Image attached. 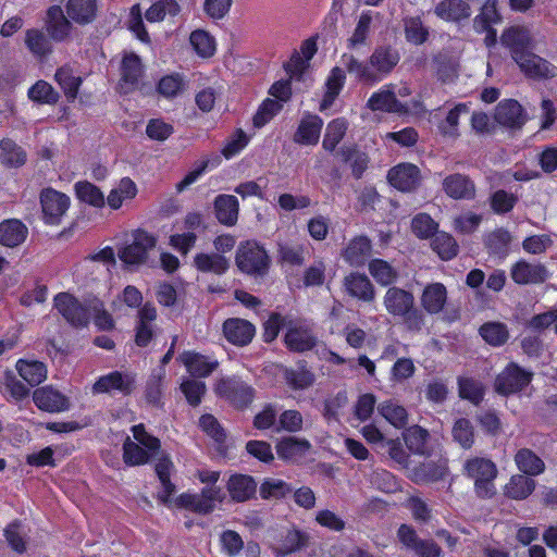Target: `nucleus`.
I'll list each match as a JSON object with an SVG mask.
<instances>
[{"mask_svg": "<svg viewBox=\"0 0 557 557\" xmlns=\"http://www.w3.org/2000/svg\"><path fill=\"white\" fill-rule=\"evenodd\" d=\"M346 76L345 72L341 67H334L325 83V95L323 97V100L320 104V110H326L329 107H331L335 100V98L341 92L344 83H345Z\"/></svg>", "mask_w": 557, "mask_h": 557, "instance_id": "obj_43", "label": "nucleus"}, {"mask_svg": "<svg viewBox=\"0 0 557 557\" xmlns=\"http://www.w3.org/2000/svg\"><path fill=\"white\" fill-rule=\"evenodd\" d=\"M219 543L221 552L226 557H236L244 548L242 536L233 530H225L220 534Z\"/></svg>", "mask_w": 557, "mask_h": 557, "instance_id": "obj_60", "label": "nucleus"}, {"mask_svg": "<svg viewBox=\"0 0 557 557\" xmlns=\"http://www.w3.org/2000/svg\"><path fill=\"white\" fill-rule=\"evenodd\" d=\"M135 441L127 437L123 445V459L129 466L147 463L160 449V441L148 434L143 424L132 428Z\"/></svg>", "mask_w": 557, "mask_h": 557, "instance_id": "obj_3", "label": "nucleus"}, {"mask_svg": "<svg viewBox=\"0 0 557 557\" xmlns=\"http://www.w3.org/2000/svg\"><path fill=\"white\" fill-rule=\"evenodd\" d=\"M74 190L77 199L89 206L102 208L106 205L103 193L90 182L79 181L75 183Z\"/></svg>", "mask_w": 557, "mask_h": 557, "instance_id": "obj_45", "label": "nucleus"}, {"mask_svg": "<svg viewBox=\"0 0 557 557\" xmlns=\"http://www.w3.org/2000/svg\"><path fill=\"white\" fill-rule=\"evenodd\" d=\"M284 341L290 350L299 352L310 350L317 344V338L308 325L293 321H288Z\"/></svg>", "mask_w": 557, "mask_h": 557, "instance_id": "obj_16", "label": "nucleus"}, {"mask_svg": "<svg viewBox=\"0 0 557 557\" xmlns=\"http://www.w3.org/2000/svg\"><path fill=\"white\" fill-rule=\"evenodd\" d=\"M535 488V481L528 476L516 474L505 485V494L512 499H524Z\"/></svg>", "mask_w": 557, "mask_h": 557, "instance_id": "obj_48", "label": "nucleus"}, {"mask_svg": "<svg viewBox=\"0 0 557 557\" xmlns=\"http://www.w3.org/2000/svg\"><path fill=\"white\" fill-rule=\"evenodd\" d=\"M55 81L69 100L76 98L82 79L79 76L74 75L72 69L67 66L59 69L55 73Z\"/></svg>", "mask_w": 557, "mask_h": 557, "instance_id": "obj_51", "label": "nucleus"}, {"mask_svg": "<svg viewBox=\"0 0 557 557\" xmlns=\"http://www.w3.org/2000/svg\"><path fill=\"white\" fill-rule=\"evenodd\" d=\"M226 490L234 502L243 503L255 496L257 483L250 475L233 474L227 480Z\"/></svg>", "mask_w": 557, "mask_h": 557, "instance_id": "obj_29", "label": "nucleus"}, {"mask_svg": "<svg viewBox=\"0 0 557 557\" xmlns=\"http://www.w3.org/2000/svg\"><path fill=\"white\" fill-rule=\"evenodd\" d=\"M172 467L173 465L168 458H161L156 465V472L162 484V490L159 492V498L170 508L174 505L173 499L175 498L173 495L175 487L170 481Z\"/></svg>", "mask_w": 557, "mask_h": 557, "instance_id": "obj_37", "label": "nucleus"}, {"mask_svg": "<svg viewBox=\"0 0 557 557\" xmlns=\"http://www.w3.org/2000/svg\"><path fill=\"white\" fill-rule=\"evenodd\" d=\"M468 112L469 108L465 103H459L454 109H451L448 112L446 120L440 125L442 134L447 137H457L459 116L462 114H467Z\"/></svg>", "mask_w": 557, "mask_h": 557, "instance_id": "obj_63", "label": "nucleus"}, {"mask_svg": "<svg viewBox=\"0 0 557 557\" xmlns=\"http://www.w3.org/2000/svg\"><path fill=\"white\" fill-rule=\"evenodd\" d=\"M25 150L10 138L0 141V162L8 168H18L26 162Z\"/></svg>", "mask_w": 557, "mask_h": 557, "instance_id": "obj_39", "label": "nucleus"}, {"mask_svg": "<svg viewBox=\"0 0 557 557\" xmlns=\"http://www.w3.org/2000/svg\"><path fill=\"white\" fill-rule=\"evenodd\" d=\"M195 267L201 272L222 274L228 268V261L219 253H197L194 258Z\"/></svg>", "mask_w": 557, "mask_h": 557, "instance_id": "obj_47", "label": "nucleus"}, {"mask_svg": "<svg viewBox=\"0 0 557 557\" xmlns=\"http://www.w3.org/2000/svg\"><path fill=\"white\" fill-rule=\"evenodd\" d=\"M268 255L256 242H246L237 250V267L248 274H261L268 267Z\"/></svg>", "mask_w": 557, "mask_h": 557, "instance_id": "obj_9", "label": "nucleus"}, {"mask_svg": "<svg viewBox=\"0 0 557 557\" xmlns=\"http://www.w3.org/2000/svg\"><path fill=\"white\" fill-rule=\"evenodd\" d=\"M178 360L191 375L199 377L210 375L219 367L218 360L195 351H184Z\"/></svg>", "mask_w": 557, "mask_h": 557, "instance_id": "obj_25", "label": "nucleus"}, {"mask_svg": "<svg viewBox=\"0 0 557 557\" xmlns=\"http://www.w3.org/2000/svg\"><path fill=\"white\" fill-rule=\"evenodd\" d=\"M443 190L455 200H472L475 197V184L467 175L454 173L443 180Z\"/></svg>", "mask_w": 557, "mask_h": 557, "instance_id": "obj_17", "label": "nucleus"}, {"mask_svg": "<svg viewBox=\"0 0 557 557\" xmlns=\"http://www.w3.org/2000/svg\"><path fill=\"white\" fill-rule=\"evenodd\" d=\"M323 121L315 114H305L298 125L294 135V141L299 145L314 146L318 144Z\"/></svg>", "mask_w": 557, "mask_h": 557, "instance_id": "obj_23", "label": "nucleus"}, {"mask_svg": "<svg viewBox=\"0 0 557 557\" xmlns=\"http://www.w3.org/2000/svg\"><path fill=\"white\" fill-rule=\"evenodd\" d=\"M495 120L500 125L515 128L525 123V114L521 104L512 99L500 101L495 109Z\"/></svg>", "mask_w": 557, "mask_h": 557, "instance_id": "obj_24", "label": "nucleus"}, {"mask_svg": "<svg viewBox=\"0 0 557 557\" xmlns=\"http://www.w3.org/2000/svg\"><path fill=\"white\" fill-rule=\"evenodd\" d=\"M371 23L372 16L369 12H364L360 15L356 28L348 39L349 48L355 49L366 44V40L370 34Z\"/></svg>", "mask_w": 557, "mask_h": 557, "instance_id": "obj_64", "label": "nucleus"}, {"mask_svg": "<svg viewBox=\"0 0 557 557\" xmlns=\"http://www.w3.org/2000/svg\"><path fill=\"white\" fill-rule=\"evenodd\" d=\"M215 215L219 222L232 226L237 222L239 205L235 196L220 195L214 200Z\"/></svg>", "mask_w": 557, "mask_h": 557, "instance_id": "obj_34", "label": "nucleus"}, {"mask_svg": "<svg viewBox=\"0 0 557 557\" xmlns=\"http://www.w3.org/2000/svg\"><path fill=\"white\" fill-rule=\"evenodd\" d=\"M383 306L392 317L401 319L408 330L419 332L424 326V314L416 308L411 292L388 287L383 296Z\"/></svg>", "mask_w": 557, "mask_h": 557, "instance_id": "obj_2", "label": "nucleus"}, {"mask_svg": "<svg viewBox=\"0 0 557 557\" xmlns=\"http://www.w3.org/2000/svg\"><path fill=\"white\" fill-rule=\"evenodd\" d=\"M132 236L133 240L117 251L119 259L127 267L145 263L157 244L156 237L146 231L137 230Z\"/></svg>", "mask_w": 557, "mask_h": 557, "instance_id": "obj_6", "label": "nucleus"}, {"mask_svg": "<svg viewBox=\"0 0 557 557\" xmlns=\"http://www.w3.org/2000/svg\"><path fill=\"white\" fill-rule=\"evenodd\" d=\"M137 385L136 374L129 371H112L100 376L92 385L94 394H132Z\"/></svg>", "mask_w": 557, "mask_h": 557, "instance_id": "obj_7", "label": "nucleus"}, {"mask_svg": "<svg viewBox=\"0 0 557 557\" xmlns=\"http://www.w3.org/2000/svg\"><path fill=\"white\" fill-rule=\"evenodd\" d=\"M58 311L74 326H85L89 321L88 307H83L70 294L61 293L54 298Z\"/></svg>", "mask_w": 557, "mask_h": 557, "instance_id": "obj_15", "label": "nucleus"}, {"mask_svg": "<svg viewBox=\"0 0 557 557\" xmlns=\"http://www.w3.org/2000/svg\"><path fill=\"white\" fill-rule=\"evenodd\" d=\"M44 221L50 225H59L71 206L67 195L53 188H46L40 194Z\"/></svg>", "mask_w": 557, "mask_h": 557, "instance_id": "obj_8", "label": "nucleus"}, {"mask_svg": "<svg viewBox=\"0 0 557 557\" xmlns=\"http://www.w3.org/2000/svg\"><path fill=\"white\" fill-rule=\"evenodd\" d=\"M387 177L392 186L401 191H408L419 184L420 171L411 163H403L391 169Z\"/></svg>", "mask_w": 557, "mask_h": 557, "instance_id": "obj_21", "label": "nucleus"}, {"mask_svg": "<svg viewBox=\"0 0 557 557\" xmlns=\"http://www.w3.org/2000/svg\"><path fill=\"white\" fill-rule=\"evenodd\" d=\"M97 12L96 0H69L66 13L71 20L78 24L90 23Z\"/></svg>", "mask_w": 557, "mask_h": 557, "instance_id": "obj_36", "label": "nucleus"}, {"mask_svg": "<svg viewBox=\"0 0 557 557\" xmlns=\"http://www.w3.org/2000/svg\"><path fill=\"white\" fill-rule=\"evenodd\" d=\"M119 89L123 94H128L139 86L140 78L144 75V65L140 58L133 52H124L120 66Z\"/></svg>", "mask_w": 557, "mask_h": 557, "instance_id": "obj_11", "label": "nucleus"}, {"mask_svg": "<svg viewBox=\"0 0 557 557\" xmlns=\"http://www.w3.org/2000/svg\"><path fill=\"white\" fill-rule=\"evenodd\" d=\"M499 21L500 15L497 10V1L486 0L481 9L480 14L474 18V28L476 32H483Z\"/></svg>", "mask_w": 557, "mask_h": 557, "instance_id": "obj_57", "label": "nucleus"}, {"mask_svg": "<svg viewBox=\"0 0 557 557\" xmlns=\"http://www.w3.org/2000/svg\"><path fill=\"white\" fill-rule=\"evenodd\" d=\"M157 318L156 308L146 304L138 312V324L136 326V344L146 346L152 337V322Z\"/></svg>", "mask_w": 557, "mask_h": 557, "instance_id": "obj_35", "label": "nucleus"}, {"mask_svg": "<svg viewBox=\"0 0 557 557\" xmlns=\"http://www.w3.org/2000/svg\"><path fill=\"white\" fill-rule=\"evenodd\" d=\"M480 334L483 339L493 346H500L508 339V330L499 322H488L481 326Z\"/></svg>", "mask_w": 557, "mask_h": 557, "instance_id": "obj_59", "label": "nucleus"}, {"mask_svg": "<svg viewBox=\"0 0 557 557\" xmlns=\"http://www.w3.org/2000/svg\"><path fill=\"white\" fill-rule=\"evenodd\" d=\"M465 473L474 482L475 493L480 497H492L495 494L494 480L498 474L496 465L484 457L468 459L463 466Z\"/></svg>", "mask_w": 557, "mask_h": 557, "instance_id": "obj_4", "label": "nucleus"}, {"mask_svg": "<svg viewBox=\"0 0 557 557\" xmlns=\"http://www.w3.org/2000/svg\"><path fill=\"white\" fill-rule=\"evenodd\" d=\"M215 392L237 407H244L253 399V388L235 377L221 379L215 385Z\"/></svg>", "mask_w": 557, "mask_h": 557, "instance_id": "obj_12", "label": "nucleus"}, {"mask_svg": "<svg viewBox=\"0 0 557 557\" xmlns=\"http://www.w3.org/2000/svg\"><path fill=\"white\" fill-rule=\"evenodd\" d=\"M310 447V443L306 440L286 437L276 445V451L282 459L297 460L306 456Z\"/></svg>", "mask_w": 557, "mask_h": 557, "instance_id": "obj_38", "label": "nucleus"}, {"mask_svg": "<svg viewBox=\"0 0 557 557\" xmlns=\"http://www.w3.org/2000/svg\"><path fill=\"white\" fill-rule=\"evenodd\" d=\"M367 107L372 111L386 112H407L409 107L397 100L393 85H385L376 92L372 94L367 102Z\"/></svg>", "mask_w": 557, "mask_h": 557, "instance_id": "obj_18", "label": "nucleus"}, {"mask_svg": "<svg viewBox=\"0 0 557 557\" xmlns=\"http://www.w3.org/2000/svg\"><path fill=\"white\" fill-rule=\"evenodd\" d=\"M438 224L426 213H419L411 220V231L420 239H426L437 233Z\"/></svg>", "mask_w": 557, "mask_h": 557, "instance_id": "obj_61", "label": "nucleus"}, {"mask_svg": "<svg viewBox=\"0 0 557 557\" xmlns=\"http://www.w3.org/2000/svg\"><path fill=\"white\" fill-rule=\"evenodd\" d=\"M550 276L547 268L540 262L519 260L510 268V277L519 285H537L546 282Z\"/></svg>", "mask_w": 557, "mask_h": 557, "instance_id": "obj_10", "label": "nucleus"}, {"mask_svg": "<svg viewBox=\"0 0 557 557\" xmlns=\"http://www.w3.org/2000/svg\"><path fill=\"white\" fill-rule=\"evenodd\" d=\"M222 490L215 485H208L201 493H183L173 499L172 508L187 509L197 513H209L214 510L216 504L224 499Z\"/></svg>", "mask_w": 557, "mask_h": 557, "instance_id": "obj_5", "label": "nucleus"}, {"mask_svg": "<svg viewBox=\"0 0 557 557\" xmlns=\"http://www.w3.org/2000/svg\"><path fill=\"white\" fill-rule=\"evenodd\" d=\"M189 42L195 52L201 58H210L215 52V40L206 30H194L189 36Z\"/></svg>", "mask_w": 557, "mask_h": 557, "instance_id": "obj_49", "label": "nucleus"}, {"mask_svg": "<svg viewBox=\"0 0 557 557\" xmlns=\"http://www.w3.org/2000/svg\"><path fill=\"white\" fill-rule=\"evenodd\" d=\"M502 41L510 48L513 60L517 54H524L533 47V38L530 30L520 26L507 29L502 36Z\"/></svg>", "mask_w": 557, "mask_h": 557, "instance_id": "obj_28", "label": "nucleus"}, {"mask_svg": "<svg viewBox=\"0 0 557 557\" xmlns=\"http://www.w3.org/2000/svg\"><path fill=\"white\" fill-rule=\"evenodd\" d=\"M372 245L368 237L357 236L348 242L342 250L343 259L351 267H360L371 256Z\"/></svg>", "mask_w": 557, "mask_h": 557, "instance_id": "obj_27", "label": "nucleus"}, {"mask_svg": "<svg viewBox=\"0 0 557 557\" xmlns=\"http://www.w3.org/2000/svg\"><path fill=\"white\" fill-rule=\"evenodd\" d=\"M369 272L377 284L387 286L396 282L397 271L386 261L374 259L369 263Z\"/></svg>", "mask_w": 557, "mask_h": 557, "instance_id": "obj_50", "label": "nucleus"}, {"mask_svg": "<svg viewBox=\"0 0 557 557\" xmlns=\"http://www.w3.org/2000/svg\"><path fill=\"white\" fill-rule=\"evenodd\" d=\"M399 61L398 52L391 47L374 49L368 62H362L351 54L342 57L346 71L356 79L368 85H374L388 75Z\"/></svg>", "mask_w": 557, "mask_h": 557, "instance_id": "obj_1", "label": "nucleus"}, {"mask_svg": "<svg viewBox=\"0 0 557 557\" xmlns=\"http://www.w3.org/2000/svg\"><path fill=\"white\" fill-rule=\"evenodd\" d=\"M286 383L294 389H305L314 382V375L306 369H286L284 371Z\"/></svg>", "mask_w": 557, "mask_h": 557, "instance_id": "obj_62", "label": "nucleus"}, {"mask_svg": "<svg viewBox=\"0 0 557 557\" xmlns=\"http://www.w3.org/2000/svg\"><path fill=\"white\" fill-rule=\"evenodd\" d=\"M379 413L396 429H403L408 423L407 409L397 401L388 399L377 406Z\"/></svg>", "mask_w": 557, "mask_h": 557, "instance_id": "obj_40", "label": "nucleus"}, {"mask_svg": "<svg viewBox=\"0 0 557 557\" xmlns=\"http://www.w3.org/2000/svg\"><path fill=\"white\" fill-rule=\"evenodd\" d=\"M421 306L430 314L443 311L447 302V289L442 283L428 284L421 295Z\"/></svg>", "mask_w": 557, "mask_h": 557, "instance_id": "obj_30", "label": "nucleus"}, {"mask_svg": "<svg viewBox=\"0 0 557 557\" xmlns=\"http://www.w3.org/2000/svg\"><path fill=\"white\" fill-rule=\"evenodd\" d=\"M27 227L18 220H7L0 224V244L10 248L20 246L27 237Z\"/></svg>", "mask_w": 557, "mask_h": 557, "instance_id": "obj_33", "label": "nucleus"}, {"mask_svg": "<svg viewBox=\"0 0 557 557\" xmlns=\"http://www.w3.org/2000/svg\"><path fill=\"white\" fill-rule=\"evenodd\" d=\"M345 292L352 298L371 302L375 298V289L369 277L358 272H351L343 281Z\"/></svg>", "mask_w": 557, "mask_h": 557, "instance_id": "obj_19", "label": "nucleus"}, {"mask_svg": "<svg viewBox=\"0 0 557 557\" xmlns=\"http://www.w3.org/2000/svg\"><path fill=\"white\" fill-rule=\"evenodd\" d=\"M435 13L445 21L457 22L468 18L471 11L470 7L462 0H444L435 8Z\"/></svg>", "mask_w": 557, "mask_h": 557, "instance_id": "obj_41", "label": "nucleus"}, {"mask_svg": "<svg viewBox=\"0 0 557 557\" xmlns=\"http://www.w3.org/2000/svg\"><path fill=\"white\" fill-rule=\"evenodd\" d=\"M33 399L39 409L48 412H60L69 408L67 398L50 386L37 388L34 392Z\"/></svg>", "mask_w": 557, "mask_h": 557, "instance_id": "obj_26", "label": "nucleus"}, {"mask_svg": "<svg viewBox=\"0 0 557 557\" xmlns=\"http://www.w3.org/2000/svg\"><path fill=\"white\" fill-rule=\"evenodd\" d=\"M260 496L263 499H278L292 492V487L282 479L268 478L260 485Z\"/></svg>", "mask_w": 557, "mask_h": 557, "instance_id": "obj_58", "label": "nucleus"}, {"mask_svg": "<svg viewBox=\"0 0 557 557\" xmlns=\"http://www.w3.org/2000/svg\"><path fill=\"white\" fill-rule=\"evenodd\" d=\"M348 127V123L345 119H335L330 122L325 129L323 138V148L329 151H333L339 141L343 139Z\"/></svg>", "mask_w": 557, "mask_h": 557, "instance_id": "obj_56", "label": "nucleus"}, {"mask_svg": "<svg viewBox=\"0 0 557 557\" xmlns=\"http://www.w3.org/2000/svg\"><path fill=\"white\" fill-rule=\"evenodd\" d=\"M137 194L138 187L136 183L129 177H123L111 188L106 202L112 210H119L123 206L131 203Z\"/></svg>", "mask_w": 557, "mask_h": 557, "instance_id": "obj_22", "label": "nucleus"}, {"mask_svg": "<svg viewBox=\"0 0 557 557\" xmlns=\"http://www.w3.org/2000/svg\"><path fill=\"white\" fill-rule=\"evenodd\" d=\"M520 70L531 78L557 77V66L545 59L529 51L524 54H517L515 59Z\"/></svg>", "mask_w": 557, "mask_h": 557, "instance_id": "obj_14", "label": "nucleus"}, {"mask_svg": "<svg viewBox=\"0 0 557 557\" xmlns=\"http://www.w3.org/2000/svg\"><path fill=\"white\" fill-rule=\"evenodd\" d=\"M429 433L419 425H412L404 432V440L407 447L414 454L423 455L426 453V442Z\"/></svg>", "mask_w": 557, "mask_h": 557, "instance_id": "obj_53", "label": "nucleus"}, {"mask_svg": "<svg viewBox=\"0 0 557 557\" xmlns=\"http://www.w3.org/2000/svg\"><path fill=\"white\" fill-rule=\"evenodd\" d=\"M531 376V373L511 363L497 375L495 389L503 395L516 393L530 383Z\"/></svg>", "mask_w": 557, "mask_h": 557, "instance_id": "obj_13", "label": "nucleus"}, {"mask_svg": "<svg viewBox=\"0 0 557 557\" xmlns=\"http://www.w3.org/2000/svg\"><path fill=\"white\" fill-rule=\"evenodd\" d=\"M178 12L180 5L175 0H159L146 11L145 16L148 22L157 23L163 21L168 14L175 16Z\"/></svg>", "mask_w": 557, "mask_h": 557, "instance_id": "obj_54", "label": "nucleus"}, {"mask_svg": "<svg viewBox=\"0 0 557 557\" xmlns=\"http://www.w3.org/2000/svg\"><path fill=\"white\" fill-rule=\"evenodd\" d=\"M72 25L59 5L51 7L47 12V30L52 39L62 41L70 35Z\"/></svg>", "mask_w": 557, "mask_h": 557, "instance_id": "obj_32", "label": "nucleus"}, {"mask_svg": "<svg viewBox=\"0 0 557 557\" xmlns=\"http://www.w3.org/2000/svg\"><path fill=\"white\" fill-rule=\"evenodd\" d=\"M515 461L518 469L528 475H539L545 470L544 461L528 448L519 449Z\"/></svg>", "mask_w": 557, "mask_h": 557, "instance_id": "obj_44", "label": "nucleus"}, {"mask_svg": "<svg viewBox=\"0 0 557 557\" xmlns=\"http://www.w3.org/2000/svg\"><path fill=\"white\" fill-rule=\"evenodd\" d=\"M256 333L255 326L247 320L239 318L227 319L223 323V334L225 338L236 346L249 344Z\"/></svg>", "mask_w": 557, "mask_h": 557, "instance_id": "obj_20", "label": "nucleus"}, {"mask_svg": "<svg viewBox=\"0 0 557 557\" xmlns=\"http://www.w3.org/2000/svg\"><path fill=\"white\" fill-rule=\"evenodd\" d=\"M447 472L445 462L435 463L433 461H425L419 467L411 470V479L417 483L434 482L442 478Z\"/></svg>", "mask_w": 557, "mask_h": 557, "instance_id": "obj_42", "label": "nucleus"}, {"mask_svg": "<svg viewBox=\"0 0 557 557\" xmlns=\"http://www.w3.org/2000/svg\"><path fill=\"white\" fill-rule=\"evenodd\" d=\"M309 536L299 530H288L275 545H273V552L276 557L287 556L295 552L300 550L308 544Z\"/></svg>", "mask_w": 557, "mask_h": 557, "instance_id": "obj_31", "label": "nucleus"}, {"mask_svg": "<svg viewBox=\"0 0 557 557\" xmlns=\"http://www.w3.org/2000/svg\"><path fill=\"white\" fill-rule=\"evenodd\" d=\"M433 250L443 260L453 259L458 252V245L454 237L445 232H437L432 242Z\"/></svg>", "mask_w": 557, "mask_h": 557, "instance_id": "obj_55", "label": "nucleus"}, {"mask_svg": "<svg viewBox=\"0 0 557 557\" xmlns=\"http://www.w3.org/2000/svg\"><path fill=\"white\" fill-rule=\"evenodd\" d=\"M186 87V82L181 74L173 73L160 78L157 90L166 98L172 99L177 97Z\"/></svg>", "mask_w": 557, "mask_h": 557, "instance_id": "obj_52", "label": "nucleus"}, {"mask_svg": "<svg viewBox=\"0 0 557 557\" xmlns=\"http://www.w3.org/2000/svg\"><path fill=\"white\" fill-rule=\"evenodd\" d=\"M18 374L32 386L39 385L47 379V368L39 361L18 360L16 363Z\"/></svg>", "mask_w": 557, "mask_h": 557, "instance_id": "obj_46", "label": "nucleus"}]
</instances>
